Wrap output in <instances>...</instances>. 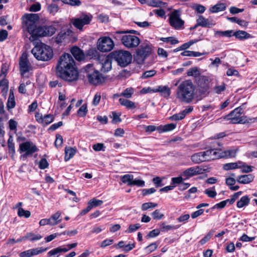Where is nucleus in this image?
<instances>
[{
    "label": "nucleus",
    "mask_w": 257,
    "mask_h": 257,
    "mask_svg": "<svg viewBox=\"0 0 257 257\" xmlns=\"http://www.w3.org/2000/svg\"><path fill=\"white\" fill-rule=\"evenodd\" d=\"M56 75L68 82L78 79L79 73L71 54L65 53L59 57L56 66Z\"/></svg>",
    "instance_id": "1"
},
{
    "label": "nucleus",
    "mask_w": 257,
    "mask_h": 257,
    "mask_svg": "<svg viewBox=\"0 0 257 257\" xmlns=\"http://www.w3.org/2000/svg\"><path fill=\"white\" fill-rule=\"evenodd\" d=\"M195 86L190 80L182 81L178 86L177 97L181 102L190 103L194 98Z\"/></svg>",
    "instance_id": "2"
},
{
    "label": "nucleus",
    "mask_w": 257,
    "mask_h": 257,
    "mask_svg": "<svg viewBox=\"0 0 257 257\" xmlns=\"http://www.w3.org/2000/svg\"><path fill=\"white\" fill-rule=\"evenodd\" d=\"M31 53L37 60L42 61H48L54 56L52 47L42 42L38 43L32 49Z\"/></svg>",
    "instance_id": "3"
},
{
    "label": "nucleus",
    "mask_w": 257,
    "mask_h": 257,
    "mask_svg": "<svg viewBox=\"0 0 257 257\" xmlns=\"http://www.w3.org/2000/svg\"><path fill=\"white\" fill-rule=\"evenodd\" d=\"M83 70L90 84L98 86L102 84L105 81V77L94 68L92 64H87L83 68Z\"/></svg>",
    "instance_id": "4"
},
{
    "label": "nucleus",
    "mask_w": 257,
    "mask_h": 257,
    "mask_svg": "<svg viewBox=\"0 0 257 257\" xmlns=\"http://www.w3.org/2000/svg\"><path fill=\"white\" fill-rule=\"evenodd\" d=\"M109 57L121 67L127 66L132 62V55L131 52L123 50H114L110 52Z\"/></svg>",
    "instance_id": "5"
},
{
    "label": "nucleus",
    "mask_w": 257,
    "mask_h": 257,
    "mask_svg": "<svg viewBox=\"0 0 257 257\" xmlns=\"http://www.w3.org/2000/svg\"><path fill=\"white\" fill-rule=\"evenodd\" d=\"M152 46L148 43L141 44L134 54V61L138 64H143L145 61L152 54Z\"/></svg>",
    "instance_id": "6"
},
{
    "label": "nucleus",
    "mask_w": 257,
    "mask_h": 257,
    "mask_svg": "<svg viewBox=\"0 0 257 257\" xmlns=\"http://www.w3.org/2000/svg\"><path fill=\"white\" fill-rule=\"evenodd\" d=\"M197 88L196 96L199 99L206 97L209 93V79L208 76L200 75L196 78Z\"/></svg>",
    "instance_id": "7"
},
{
    "label": "nucleus",
    "mask_w": 257,
    "mask_h": 257,
    "mask_svg": "<svg viewBox=\"0 0 257 257\" xmlns=\"http://www.w3.org/2000/svg\"><path fill=\"white\" fill-rule=\"evenodd\" d=\"M181 15L180 10H175L169 15V23L175 30H181L184 28L185 22L181 19Z\"/></svg>",
    "instance_id": "8"
},
{
    "label": "nucleus",
    "mask_w": 257,
    "mask_h": 257,
    "mask_svg": "<svg viewBox=\"0 0 257 257\" xmlns=\"http://www.w3.org/2000/svg\"><path fill=\"white\" fill-rule=\"evenodd\" d=\"M243 108L239 106L232 110L229 114L222 117L225 120H229L232 124L241 123L242 118Z\"/></svg>",
    "instance_id": "9"
},
{
    "label": "nucleus",
    "mask_w": 257,
    "mask_h": 257,
    "mask_svg": "<svg viewBox=\"0 0 257 257\" xmlns=\"http://www.w3.org/2000/svg\"><path fill=\"white\" fill-rule=\"evenodd\" d=\"M114 46L113 41L109 37H101L98 39L97 42V49L102 52L110 51Z\"/></svg>",
    "instance_id": "10"
},
{
    "label": "nucleus",
    "mask_w": 257,
    "mask_h": 257,
    "mask_svg": "<svg viewBox=\"0 0 257 257\" xmlns=\"http://www.w3.org/2000/svg\"><path fill=\"white\" fill-rule=\"evenodd\" d=\"M39 151V149L36 145L30 141H27L20 144L19 152L20 153L24 152L23 157H27L33 153Z\"/></svg>",
    "instance_id": "11"
},
{
    "label": "nucleus",
    "mask_w": 257,
    "mask_h": 257,
    "mask_svg": "<svg viewBox=\"0 0 257 257\" xmlns=\"http://www.w3.org/2000/svg\"><path fill=\"white\" fill-rule=\"evenodd\" d=\"M92 20V16L86 14H82L79 18H73L71 20L73 26L79 30H81L83 27L89 24Z\"/></svg>",
    "instance_id": "12"
},
{
    "label": "nucleus",
    "mask_w": 257,
    "mask_h": 257,
    "mask_svg": "<svg viewBox=\"0 0 257 257\" xmlns=\"http://www.w3.org/2000/svg\"><path fill=\"white\" fill-rule=\"evenodd\" d=\"M141 42L140 39L135 35L125 34L123 45L127 48H136L139 46Z\"/></svg>",
    "instance_id": "13"
},
{
    "label": "nucleus",
    "mask_w": 257,
    "mask_h": 257,
    "mask_svg": "<svg viewBox=\"0 0 257 257\" xmlns=\"http://www.w3.org/2000/svg\"><path fill=\"white\" fill-rule=\"evenodd\" d=\"M35 117L36 120L43 126L49 125L54 120V116L53 114H45L43 116L41 113L39 112L35 113Z\"/></svg>",
    "instance_id": "14"
},
{
    "label": "nucleus",
    "mask_w": 257,
    "mask_h": 257,
    "mask_svg": "<svg viewBox=\"0 0 257 257\" xmlns=\"http://www.w3.org/2000/svg\"><path fill=\"white\" fill-rule=\"evenodd\" d=\"M207 161L219 159L223 157L222 149H209L205 151Z\"/></svg>",
    "instance_id": "15"
},
{
    "label": "nucleus",
    "mask_w": 257,
    "mask_h": 257,
    "mask_svg": "<svg viewBox=\"0 0 257 257\" xmlns=\"http://www.w3.org/2000/svg\"><path fill=\"white\" fill-rule=\"evenodd\" d=\"M48 247L44 248L40 247L36 248L30 249L26 251H22L19 253L20 257H32L34 255L39 254L41 253L46 251Z\"/></svg>",
    "instance_id": "16"
},
{
    "label": "nucleus",
    "mask_w": 257,
    "mask_h": 257,
    "mask_svg": "<svg viewBox=\"0 0 257 257\" xmlns=\"http://www.w3.org/2000/svg\"><path fill=\"white\" fill-rule=\"evenodd\" d=\"M112 60H113V59L109 57V54L107 56H102L100 60L101 61V71L103 72H107L110 70L111 69Z\"/></svg>",
    "instance_id": "17"
},
{
    "label": "nucleus",
    "mask_w": 257,
    "mask_h": 257,
    "mask_svg": "<svg viewBox=\"0 0 257 257\" xmlns=\"http://www.w3.org/2000/svg\"><path fill=\"white\" fill-rule=\"evenodd\" d=\"M73 31L70 29L62 30L57 35L55 42L60 44L68 39V37L72 35Z\"/></svg>",
    "instance_id": "18"
},
{
    "label": "nucleus",
    "mask_w": 257,
    "mask_h": 257,
    "mask_svg": "<svg viewBox=\"0 0 257 257\" xmlns=\"http://www.w3.org/2000/svg\"><path fill=\"white\" fill-rule=\"evenodd\" d=\"M202 169L199 166L190 167L183 172L182 175L185 177L184 180L190 178V177L198 174H201Z\"/></svg>",
    "instance_id": "19"
},
{
    "label": "nucleus",
    "mask_w": 257,
    "mask_h": 257,
    "mask_svg": "<svg viewBox=\"0 0 257 257\" xmlns=\"http://www.w3.org/2000/svg\"><path fill=\"white\" fill-rule=\"evenodd\" d=\"M19 65L21 75L23 77H24L25 76V74L30 70L31 67V64L27 57H22Z\"/></svg>",
    "instance_id": "20"
},
{
    "label": "nucleus",
    "mask_w": 257,
    "mask_h": 257,
    "mask_svg": "<svg viewBox=\"0 0 257 257\" xmlns=\"http://www.w3.org/2000/svg\"><path fill=\"white\" fill-rule=\"evenodd\" d=\"M70 52L78 61L84 60L85 58V54L79 47L75 46H73L70 49Z\"/></svg>",
    "instance_id": "21"
},
{
    "label": "nucleus",
    "mask_w": 257,
    "mask_h": 257,
    "mask_svg": "<svg viewBox=\"0 0 257 257\" xmlns=\"http://www.w3.org/2000/svg\"><path fill=\"white\" fill-rule=\"evenodd\" d=\"M206 154H207V153H205V151L195 153L191 156V160L195 164H200L207 161L206 157Z\"/></svg>",
    "instance_id": "22"
},
{
    "label": "nucleus",
    "mask_w": 257,
    "mask_h": 257,
    "mask_svg": "<svg viewBox=\"0 0 257 257\" xmlns=\"http://www.w3.org/2000/svg\"><path fill=\"white\" fill-rule=\"evenodd\" d=\"M197 26H199L204 28H210L214 25L212 21L206 19L202 15H199L196 20Z\"/></svg>",
    "instance_id": "23"
},
{
    "label": "nucleus",
    "mask_w": 257,
    "mask_h": 257,
    "mask_svg": "<svg viewBox=\"0 0 257 257\" xmlns=\"http://www.w3.org/2000/svg\"><path fill=\"white\" fill-rule=\"evenodd\" d=\"M254 176L252 174L240 175L237 177L236 181L238 183L246 184L250 183L254 180Z\"/></svg>",
    "instance_id": "24"
},
{
    "label": "nucleus",
    "mask_w": 257,
    "mask_h": 257,
    "mask_svg": "<svg viewBox=\"0 0 257 257\" xmlns=\"http://www.w3.org/2000/svg\"><path fill=\"white\" fill-rule=\"evenodd\" d=\"M233 36H234L236 39L240 41L253 38V36L250 34L242 30H238L235 32H233Z\"/></svg>",
    "instance_id": "25"
},
{
    "label": "nucleus",
    "mask_w": 257,
    "mask_h": 257,
    "mask_svg": "<svg viewBox=\"0 0 257 257\" xmlns=\"http://www.w3.org/2000/svg\"><path fill=\"white\" fill-rule=\"evenodd\" d=\"M153 92H160L164 97H169L171 94V90L167 86H158L156 89H153Z\"/></svg>",
    "instance_id": "26"
},
{
    "label": "nucleus",
    "mask_w": 257,
    "mask_h": 257,
    "mask_svg": "<svg viewBox=\"0 0 257 257\" xmlns=\"http://www.w3.org/2000/svg\"><path fill=\"white\" fill-rule=\"evenodd\" d=\"M23 19H26L24 20L25 24L36 23L39 20V17L36 14H26L23 16Z\"/></svg>",
    "instance_id": "27"
},
{
    "label": "nucleus",
    "mask_w": 257,
    "mask_h": 257,
    "mask_svg": "<svg viewBox=\"0 0 257 257\" xmlns=\"http://www.w3.org/2000/svg\"><path fill=\"white\" fill-rule=\"evenodd\" d=\"M86 57L89 59L100 60L102 56H100L99 52L96 49L91 48L87 51L85 55V57Z\"/></svg>",
    "instance_id": "28"
},
{
    "label": "nucleus",
    "mask_w": 257,
    "mask_h": 257,
    "mask_svg": "<svg viewBox=\"0 0 257 257\" xmlns=\"http://www.w3.org/2000/svg\"><path fill=\"white\" fill-rule=\"evenodd\" d=\"M77 151L75 147H66L65 148L64 160L65 162L69 161L73 157Z\"/></svg>",
    "instance_id": "29"
},
{
    "label": "nucleus",
    "mask_w": 257,
    "mask_h": 257,
    "mask_svg": "<svg viewBox=\"0 0 257 257\" xmlns=\"http://www.w3.org/2000/svg\"><path fill=\"white\" fill-rule=\"evenodd\" d=\"M125 33L124 31H117L113 32L111 36L117 43L121 42L123 44L125 39Z\"/></svg>",
    "instance_id": "30"
},
{
    "label": "nucleus",
    "mask_w": 257,
    "mask_h": 257,
    "mask_svg": "<svg viewBox=\"0 0 257 257\" xmlns=\"http://www.w3.org/2000/svg\"><path fill=\"white\" fill-rule=\"evenodd\" d=\"M226 8V5L224 3H217L209 8L211 13H217L224 11Z\"/></svg>",
    "instance_id": "31"
},
{
    "label": "nucleus",
    "mask_w": 257,
    "mask_h": 257,
    "mask_svg": "<svg viewBox=\"0 0 257 257\" xmlns=\"http://www.w3.org/2000/svg\"><path fill=\"white\" fill-rule=\"evenodd\" d=\"M118 101L120 105L125 106L127 109H133L136 107L135 102L130 100L120 98Z\"/></svg>",
    "instance_id": "32"
},
{
    "label": "nucleus",
    "mask_w": 257,
    "mask_h": 257,
    "mask_svg": "<svg viewBox=\"0 0 257 257\" xmlns=\"http://www.w3.org/2000/svg\"><path fill=\"white\" fill-rule=\"evenodd\" d=\"M67 249H61V246L54 248L47 253V257H58L61 252H66Z\"/></svg>",
    "instance_id": "33"
},
{
    "label": "nucleus",
    "mask_w": 257,
    "mask_h": 257,
    "mask_svg": "<svg viewBox=\"0 0 257 257\" xmlns=\"http://www.w3.org/2000/svg\"><path fill=\"white\" fill-rule=\"evenodd\" d=\"M250 202V198L247 195L242 196L239 200L237 201L236 206L238 208H242L247 206Z\"/></svg>",
    "instance_id": "34"
},
{
    "label": "nucleus",
    "mask_w": 257,
    "mask_h": 257,
    "mask_svg": "<svg viewBox=\"0 0 257 257\" xmlns=\"http://www.w3.org/2000/svg\"><path fill=\"white\" fill-rule=\"evenodd\" d=\"M0 88L3 96H6L9 90V80L6 78L0 80Z\"/></svg>",
    "instance_id": "35"
},
{
    "label": "nucleus",
    "mask_w": 257,
    "mask_h": 257,
    "mask_svg": "<svg viewBox=\"0 0 257 257\" xmlns=\"http://www.w3.org/2000/svg\"><path fill=\"white\" fill-rule=\"evenodd\" d=\"M207 52L200 53L199 52H195L189 50H185L181 53V55L183 56L189 57H199L200 56L207 54Z\"/></svg>",
    "instance_id": "36"
},
{
    "label": "nucleus",
    "mask_w": 257,
    "mask_h": 257,
    "mask_svg": "<svg viewBox=\"0 0 257 257\" xmlns=\"http://www.w3.org/2000/svg\"><path fill=\"white\" fill-rule=\"evenodd\" d=\"M43 26L37 27L36 31L32 36V40H36L40 37H45Z\"/></svg>",
    "instance_id": "37"
},
{
    "label": "nucleus",
    "mask_w": 257,
    "mask_h": 257,
    "mask_svg": "<svg viewBox=\"0 0 257 257\" xmlns=\"http://www.w3.org/2000/svg\"><path fill=\"white\" fill-rule=\"evenodd\" d=\"M8 146L9 148V153L11 155V157H13L15 154V143L13 142V137L10 135L8 140Z\"/></svg>",
    "instance_id": "38"
},
{
    "label": "nucleus",
    "mask_w": 257,
    "mask_h": 257,
    "mask_svg": "<svg viewBox=\"0 0 257 257\" xmlns=\"http://www.w3.org/2000/svg\"><path fill=\"white\" fill-rule=\"evenodd\" d=\"M233 30H226L224 31H216L214 33L215 36L217 37H226L230 38L233 36Z\"/></svg>",
    "instance_id": "39"
},
{
    "label": "nucleus",
    "mask_w": 257,
    "mask_h": 257,
    "mask_svg": "<svg viewBox=\"0 0 257 257\" xmlns=\"http://www.w3.org/2000/svg\"><path fill=\"white\" fill-rule=\"evenodd\" d=\"M42 237V236L40 234H35L32 232H28L25 235V238H26V240H29L31 241L39 240L41 239Z\"/></svg>",
    "instance_id": "40"
},
{
    "label": "nucleus",
    "mask_w": 257,
    "mask_h": 257,
    "mask_svg": "<svg viewBox=\"0 0 257 257\" xmlns=\"http://www.w3.org/2000/svg\"><path fill=\"white\" fill-rule=\"evenodd\" d=\"M88 112L87 106L86 103L81 105L77 111V115L79 117H84L86 115Z\"/></svg>",
    "instance_id": "41"
},
{
    "label": "nucleus",
    "mask_w": 257,
    "mask_h": 257,
    "mask_svg": "<svg viewBox=\"0 0 257 257\" xmlns=\"http://www.w3.org/2000/svg\"><path fill=\"white\" fill-rule=\"evenodd\" d=\"M134 176L133 175L126 174L121 176V181L124 184H127L128 186H132Z\"/></svg>",
    "instance_id": "42"
},
{
    "label": "nucleus",
    "mask_w": 257,
    "mask_h": 257,
    "mask_svg": "<svg viewBox=\"0 0 257 257\" xmlns=\"http://www.w3.org/2000/svg\"><path fill=\"white\" fill-rule=\"evenodd\" d=\"M103 203V201L101 200L97 199L96 198H93L88 202V205L91 207L92 209L93 207L99 206L101 205Z\"/></svg>",
    "instance_id": "43"
},
{
    "label": "nucleus",
    "mask_w": 257,
    "mask_h": 257,
    "mask_svg": "<svg viewBox=\"0 0 257 257\" xmlns=\"http://www.w3.org/2000/svg\"><path fill=\"white\" fill-rule=\"evenodd\" d=\"M45 36H52L56 31V29L53 26H43Z\"/></svg>",
    "instance_id": "44"
},
{
    "label": "nucleus",
    "mask_w": 257,
    "mask_h": 257,
    "mask_svg": "<svg viewBox=\"0 0 257 257\" xmlns=\"http://www.w3.org/2000/svg\"><path fill=\"white\" fill-rule=\"evenodd\" d=\"M112 115L109 116L112 118L111 122L113 124H116L121 121V118L120 117L121 113H117L116 112L113 111L111 112Z\"/></svg>",
    "instance_id": "45"
},
{
    "label": "nucleus",
    "mask_w": 257,
    "mask_h": 257,
    "mask_svg": "<svg viewBox=\"0 0 257 257\" xmlns=\"http://www.w3.org/2000/svg\"><path fill=\"white\" fill-rule=\"evenodd\" d=\"M238 163L240 164L239 168H242L241 171L243 173H247L251 172L254 168L253 166L246 165L245 163L238 162Z\"/></svg>",
    "instance_id": "46"
},
{
    "label": "nucleus",
    "mask_w": 257,
    "mask_h": 257,
    "mask_svg": "<svg viewBox=\"0 0 257 257\" xmlns=\"http://www.w3.org/2000/svg\"><path fill=\"white\" fill-rule=\"evenodd\" d=\"M160 41L164 42H169L171 45H175L179 43V41L173 36L168 37L166 38L160 37L159 38Z\"/></svg>",
    "instance_id": "47"
},
{
    "label": "nucleus",
    "mask_w": 257,
    "mask_h": 257,
    "mask_svg": "<svg viewBox=\"0 0 257 257\" xmlns=\"http://www.w3.org/2000/svg\"><path fill=\"white\" fill-rule=\"evenodd\" d=\"M161 230L163 232L168 231L169 230H172V229H178L180 226V225H166L165 223L164 222H163L161 225Z\"/></svg>",
    "instance_id": "48"
},
{
    "label": "nucleus",
    "mask_w": 257,
    "mask_h": 257,
    "mask_svg": "<svg viewBox=\"0 0 257 257\" xmlns=\"http://www.w3.org/2000/svg\"><path fill=\"white\" fill-rule=\"evenodd\" d=\"M61 215V212L60 211H58L55 213L52 214L50 217L52 222H55L56 225L61 222L62 219L60 218Z\"/></svg>",
    "instance_id": "49"
},
{
    "label": "nucleus",
    "mask_w": 257,
    "mask_h": 257,
    "mask_svg": "<svg viewBox=\"0 0 257 257\" xmlns=\"http://www.w3.org/2000/svg\"><path fill=\"white\" fill-rule=\"evenodd\" d=\"M257 122V117H250L246 115H242L240 124L251 123Z\"/></svg>",
    "instance_id": "50"
},
{
    "label": "nucleus",
    "mask_w": 257,
    "mask_h": 257,
    "mask_svg": "<svg viewBox=\"0 0 257 257\" xmlns=\"http://www.w3.org/2000/svg\"><path fill=\"white\" fill-rule=\"evenodd\" d=\"M134 93V89L132 87H128L126 88L121 93L122 96H123L126 98H130L132 97V95Z\"/></svg>",
    "instance_id": "51"
},
{
    "label": "nucleus",
    "mask_w": 257,
    "mask_h": 257,
    "mask_svg": "<svg viewBox=\"0 0 257 257\" xmlns=\"http://www.w3.org/2000/svg\"><path fill=\"white\" fill-rule=\"evenodd\" d=\"M238 164V162L226 163L223 165V168L224 170L235 169L239 168Z\"/></svg>",
    "instance_id": "52"
},
{
    "label": "nucleus",
    "mask_w": 257,
    "mask_h": 257,
    "mask_svg": "<svg viewBox=\"0 0 257 257\" xmlns=\"http://www.w3.org/2000/svg\"><path fill=\"white\" fill-rule=\"evenodd\" d=\"M25 25L27 27L28 32L31 35L32 37L37 28L36 23H28L25 24Z\"/></svg>",
    "instance_id": "53"
},
{
    "label": "nucleus",
    "mask_w": 257,
    "mask_h": 257,
    "mask_svg": "<svg viewBox=\"0 0 257 257\" xmlns=\"http://www.w3.org/2000/svg\"><path fill=\"white\" fill-rule=\"evenodd\" d=\"M18 215L19 217H24L26 218L31 216V212L29 210H25L23 208H19L18 210Z\"/></svg>",
    "instance_id": "54"
},
{
    "label": "nucleus",
    "mask_w": 257,
    "mask_h": 257,
    "mask_svg": "<svg viewBox=\"0 0 257 257\" xmlns=\"http://www.w3.org/2000/svg\"><path fill=\"white\" fill-rule=\"evenodd\" d=\"M141 226L139 223L130 224L127 229L125 231V232L128 233L134 232L139 229Z\"/></svg>",
    "instance_id": "55"
},
{
    "label": "nucleus",
    "mask_w": 257,
    "mask_h": 257,
    "mask_svg": "<svg viewBox=\"0 0 257 257\" xmlns=\"http://www.w3.org/2000/svg\"><path fill=\"white\" fill-rule=\"evenodd\" d=\"M154 219L160 220L164 218V215L160 212L159 209H156L151 214Z\"/></svg>",
    "instance_id": "56"
},
{
    "label": "nucleus",
    "mask_w": 257,
    "mask_h": 257,
    "mask_svg": "<svg viewBox=\"0 0 257 257\" xmlns=\"http://www.w3.org/2000/svg\"><path fill=\"white\" fill-rule=\"evenodd\" d=\"M158 206V204L154 202L144 203L142 205V210H147L150 208H154Z\"/></svg>",
    "instance_id": "57"
},
{
    "label": "nucleus",
    "mask_w": 257,
    "mask_h": 257,
    "mask_svg": "<svg viewBox=\"0 0 257 257\" xmlns=\"http://www.w3.org/2000/svg\"><path fill=\"white\" fill-rule=\"evenodd\" d=\"M157 73V71L155 70H151L146 71L143 73L141 78L142 79H147L149 77L154 76Z\"/></svg>",
    "instance_id": "58"
},
{
    "label": "nucleus",
    "mask_w": 257,
    "mask_h": 257,
    "mask_svg": "<svg viewBox=\"0 0 257 257\" xmlns=\"http://www.w3.org/2000/svg\"><path fill=\"white\" fill-rule=\"evenodd\" d=\"M63 141L62 136L59 134H57L56 135V140L54 142L55 146L57 148L60 147L63 144Z\"/></svg>",
    "instance_id": "59"
},
{
    "label": "nucleus",
    "mask_w": 257,
    "mask_h": 257,
    "mask_svg": "<svg viewBox=\"0 0 257 257\" xmlns=\"http://www.w3.org/2000/svg\"><path fill=\"white\" fill-rule=\"evenodd\" d=\"M62 2L64 4L71 6H79L81 4V2L80 0H63Z\"/></svg>",
    "instance_id": "60"
},
{
    "label": "nucleus",
    "mask_w": 257,
    "mask_h": 257,
    "mask_svg": "<svg viewBox=\"0 0 257 257\" xmlns=\"http://www.w3.org/2000/svg\"><path fill=\"white\" fill-rule=\"evenodd\" d=\"M226 89L225 84L222 83L221 85L216 86L214 88V92L216 94H221Z\"/></svg>",
    "instance_id": "61"
},
{
    "label": "nucleus",
    "mask_w": 257,
    "mask_h": 257,
    "mask_svg": "<svg viewBox=\"0 0 257 257\" xmlns=\"http://www.w3.org/2000/svg\"><path fill=\"white\" fill-rule=\"evenodd\" d=\"M49 167V163L45 158H42L39 164V168L40 169L44 170Z\"/></svg>",
    "instance_id": "62"
},
{
    "label": "nucleus",
    "mask_w": 257,
    "mask_h": 257,
    "mask_svg": "<svg viewBox=\"0 0 257 257\" xmlns=\"http://www.w3.org/2000/svg\"><path fill=\"white\" fill-rule=\"evenodd\" d=\"M160 231L158 229H155L150 231L149 233L146 236L147 238H154L159 235Z\"/></svg>",
    "instance_id": "63"
},
{
    "label": "nucleus",
    "mask_w": 257,
    "mask_h": 257,
    "mask_svg": "<svg viewBox=\"0 0 257 257\" xmlns=\"http://www.w3.org/2000/svg\"><path fill=\"white\" fill-rule=\"evenodd\" d=\"M158 247V244L156 242H153L150 243L149 245L145 247V249H146L148 253H151L154 251H155Z\"/></svg>",
    "instance_id": "64"
}]
</instances>
